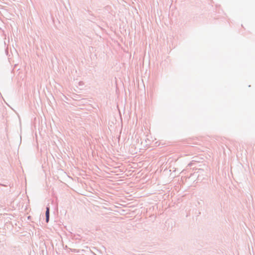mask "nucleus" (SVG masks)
<instances>
[{"label": "nucleus", "mask_w": 255, "mask_h": 255, "mask_svg": "<svg viewBox=\"0 0 255 255\" xmlns=\"http://www.w3.org/2000/svg\"><path fill=\"white\" fill-rule=\"evenodd\" d=\"M45 214H46V221L47 223H48L49 221V207H47Z\"/></svg>", "instance_id": "nucleus-1"}]
</instances>
